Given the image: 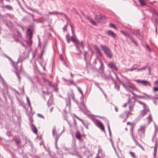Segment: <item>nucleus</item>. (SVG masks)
<instances>
[{"instance_id":"nucleus-15","label":"nucleus","mask_w":158,"mask_h":158,"mask_svg":"<svg viewBox=\"0 0 158 158\" xmlns=\"http://www.w3.org/2000/svg\"><path fill=\"white\" fill-rule=\"evenodd\" d=\"M130 110L129 111H125L124 113L123 114V115H121V117H122L123 116V115H126V118L125 119V121L126 120V119L128 117L129 115H132V114L131 113Z\"/></svg>"},{"instance_id":"nucleus-4","label":"nucleus","mask_w":158,"mask_h":158,"mask_svg":"<svg viewBox=\"0 0 158 158\" xmlns=\"http://www.w3.org/2000/svg\"><path fill=\"white\" fill-rule=\"evenodd\" d=\"M130 132L131 134V136L132 138V139L134 141L136 144L140 148H141L143 150H144V148H143L141 146V145L135 139L134 136L133 135V127H132L130 128Z\"/></svg>"},{"instance_id":"nucleus-56","label":"nucleus","mask_w":158,"mask_h":158,"mask_svg":"<svg viewBox=\"0 0 158 158\" xmlns=\"http://www.w3.org/2000/svg\"><path fill=\"white\" fill-rule=\"evenodd\" d=\"M44 81L45 82H48L49 85H51V82L48 80L46 79H44Z\"/></svg>"},{"instance_id":"nucleus-51","label":"nucleus","mask_w":158,"mask_h":158,"mask_svg":"<svg viewBox=\"0 0 158 158\" xmlns=\"http://www.w3.org/2000/svg\"><path fill=\"white\" fill-rule=\"evenodd\" d=\"M129 153H130V154L134 158H135V153L134 152H129Z\"/></svg>"},{"instance_id":"nucleus-60","label":"nucleus","mask_w":158,"mask_h":158,"mask_svg":"<svg viewBox=\"0 0 158 158\" xmlns=\"http://www.w3.org/2000/svg\"><path fill=\"white\" fill-rule=\"evenodd\" d=\"M132 42H133V43L136 45H137L138 44L136 42V41L134 40Z\"/></svg>"},{"instance_id":"nucleus-31","label":"nucleus","mask_w":158,"mask_h":158,"mask_svg":"<svg viewBox=\"0 0 158 158\" xmlns=\"http://www.w3.org/2000/svg\"><path fill=\"white\" fill-rule=\"evenodd\" d=\"M157 131H158L157 128L156 127H155V132H154V135H153V136L152 139V142L153 141L156 135V133H157Z\"/></svg>"},{"instance_id":"nucleus-29","label":"nucleus","mask_w":158,"mask_h":158,"mask_svg":"<svg viewBox=\"0 0 158 158\" xmlns=\"http://www.w3.org/2000/svg\"><path fill=\"white\" fill-rule=\"evenodd\" d=\"M132 33L138 37H139L140 35V33L138 30L132 32Z\"/></svg>"},{"instance_id":"nucleus-6","label":"nucleus","mask_w":158,"mask_h":158,"mask_svg":"<svg viewBox=\"0 0 158 158\" xmlns=\"http://www.w3.org/2000/svg\"><path fill=\"white\" fill-rule=\"evenodd\" d=\"M135 81L138 84H142L145 86H147V85H148L149 86H151V84L150 83L147 81H145V80H140L138 79L136 80Z\"/></svg>"},{"instance_id":"nucleus-10","label":"nucleus","mask_w":158,"mask_h":158,"mask_svg":"<svg viewBox=\"0 0 158 158\" xmlns=\"http://www.w3.org/2000/svg\"><path fill=\"white\" fill-rule=\"evenodd\" d=\"M149 110L147 107L144 108V109L140 112V114L139 116V118H141L144 115L148 113Z\"/></svg>"},{"instance_id":"nucleus-14","label":"nucleus","mask_w":158,"mask_h":158,"mask_svg":"<svg viewBox=\"0 0 158 158\" xmlns=\"http://www.w3.org/2000/svg\"><path fill=\"white\" fill-rule=\"evenodd\" d=\"M107 34L110 36L115 38L116 36V35L113 31L111 30H109L106 32Z\"/></svg>"},{"instance_id":"nucleus-44","label":"nucleus","mask_w":158,"mask_h":158,"mask_svg":"<svg viewBox=\"0 0 158 158\" xmlns=\"http://www.w3.org/2000/svg\"><path fill=\"white\" fill-rule=\"evenodd\" d=\"M137 102L138 103H140V104L143 105V106L144 108L147 107L146 104L144 103H143V102H141L140 101H137Z\"/></svg>"},{"instance_id":"nucleus-39","label":"nucleus","mask_w":158,"mask_h":158,"mask_svg":"<svg viewBox=\"0 0 158 158\" xmlns=\"http://www.w3.org/2000/svg\"><path fill=\"white\" fill-rule=\"evenodd\" d=\"M95 19L97 22H99V20L101 19V18L100 16L96 15L95 18Z\"/></svg>"},{"instance_id":"nucleus-36","label":"nucleus","mask_w":158,"mask_h":158,"mask_svg":"<svg viewBox=\"0 0 158 158\" xmlns=\"http://www.w3.org/2000/svg\"><path fill=\"white\" fill-rule=\"evenodd\" d=\"M157 145V141L156 140V143L155 145V148H154V152L153 154V156L154 157H155L156 156V147Z\"/></svg>"},{"instance_id":"nucleus-16","label":"nucleus","mask_w":158,"mask_h":158,"mask_svg":"<svg viewBox=\"0 0 158 158\" xmlns=\"http://www.w3.org/2000/svg\"><path fill=\"white\" fill-rule=\"evenodd\" d=\"M139 67V65L137 64H134L132 67L129 69H127L126 70V71H132L137 69Z\"/></svg>"},{"instance_id":"nucleus-48","label":"nucleus","mask_w":158,"mask_h":158,"mask_svg":"<svg viewBox=\"0 0 158 158\" xmlns=\"http://www.w3.org/2000/svg\"><path fill=\"white\" fill-rule=\"evenodd\" d=\"M5 7L7 9H9V10H12L13 8L10 5H6L5 6Z\"/></svg>"},{"instance_id":"nucleus-37","label":"nucleus","mask_w":158,"mask_h":158,"mask_svg":"<svg viewBox=\"0 0 158 158\" xmlns=\"http://www.w3.org/2000/svg\"><path fill=\"white\" fill-rule=\"evenodd\" d=\"M26 99L27 100V104L28 106L30 107L31 109V105L30 102V100L29 99V98H28V97L27 96H26Z\"/></svg>"},{"instance_id":"nucleus-25","label":"nucleus","mask_w":158,"mask_h":158,"mask_svg":"<svg viewBox=\"0 0 158 158\" xmlns=\"http://www.w3.org/2000/svg\"><path fill=\"white\" fill-rule=\"evenodd\" d=\"M67 84L68 85H76L73 82L72 79H69L68 80Z\"/></svg>"},{"instance_id":"nucleus-22","label":"nucleus","mask_w":158,"mask_h":158,"mask_svg":"<svg viewBox=\"0 0 158 158\" xmlns=\"http://www.w3.org/2000/svg\"><path fill=\"white\" fill-rule=\"evenodd\" d=\"M87 19L90 21V22L93 25H96V23L89 16H87Z\"/></svg>"},{"instance_id":"nucleus-61","label":"nucleus","mask_w":158,"mask_h":158,"mask_svg":"<svg viewBox=\"0 0 158 158\" xmlns=\"http://www.w3.org/2000/svg\"><path fill=\"white\" fill-rule=\"evenodd\" d=\"M138 97H139V98H143V99H144V98L143 96H142V95L138 96Z\"/></svg>"},{"instance_id":"nucleus-53","label":"nucleus","mask_w":158,"mask_h":158,"mask_svg":"<svg viewBox=\"0 0 158 158\" xmlns=\"http://www.w3.org/2000/svg\"><path fill=\"white\" fill-rule=\"evenodd\" d=\"M128 37L132 41L134 40L133 37L131 35H130V34L129 35V36H128Z\"/></svg>"},{"instance_id":"nucleus-52","label":"nucleus","mask_w":158,"mask_h":158,"mask_svg":"<svg viewBox=\"0 0 158 158\" xmlns=\"http://www.w3.org/2000/svg\"><path fill=\"white\" fill-rule=\"evenodd\" d=\"M74 116L76 118H77L78 119L79 121H80L82 123H83V124H84V122L80 118H79L76 115H74Z\"/></svg>"},{"instance_id":"nucleus-41","label":"nucleus","mask_w":158,"mask_h":158,"mask_svg":"<svg viewBox=\"0 0 158 158\" xmlns=\"http://www.w3.org/2000/svg\"><path fill=\"white\" fill-rule=\"evenodd\" d=\"M107 126L108 129V131L109 132V135H110V136L111 137V131L110 130L109 124V123H107Z\"/></svg>"},{"instance_id":"nucleus-18","label":"nucleus","mask_w":158,"mask_h":158,"mask_svg":"<svg viewBox=\"0 0 158 158\" xmlns=\"http://www.w3.org/2000/svg\"><path fill=\"white\" fill-rule=\"evenodd\" d=\"M143 94L144 95L143 96L144 98V99H149L150 100L153 99L154 98L152 96H150L145 93H143Z\"/></svg>"},{"instance_id":"nucleus-12","label":"nucleus","mask_w":158,"mask_h":158,"mask_svg":"<svg viewBox=\"0 0 158 158\" xmlns=\"http://www.w3.org/2000/svg\"><path fill=\"white\" fill-rule=\"evenodd\" d=\"M32 37V32L30 29H28L27 32L26 38L31 39Z\"/></svg>"},{"instance_id":"nucleus-1","label":"nucleus","mask_w":158,"mask_h":158,"mask_svg":"<svg viewBox=\"0 0 158 158\" xmlns=\"http://www.w3.org/2000/svg\"><path fill=\"white\" fill-rule=\"evenodd\" d=\"M98 60L100 64V66L99 68V70L100 71L99 73L103 78H104L105 79H108L109 78V76L106 75L105 73H104V65H103L101 60L99 58H98Z\"/></svg>"},{"instance_id":"nucleus-57","label":"nucleus","mask_w":158,"mask_h":158,"mask_svg":"<svg viewBox=\"0 0 158 158\" xmlns=\"http://www.w3.org/2000/svg\"><path fill=\"white\" fill-rule=\"evenodd\" d=\"M29 120L30 121L31 123H32L33 120L31 117H30L29 118Z\"/></svg>"},{"instance_id":"nucleus-2","label":"nucleus","mask_w":158,"mask_h":158,"mask_svg":"<svg viewBox=\"0 0 158 158\" xmlns=\"http://www.w3.org/2000/svg\"><path fill=\"white\" fill-rule=\"evenodd\" d=\"M64 131V128L63 131H61L60 134H57L56 132V128L54 127L52 130V134L53 136L55 137V146L56 148H57V141L59 139V136H60L61 134Z\"/></svg>"},{"instance_id":"nucleus-7","label":"nucleus","mask_w":158,"mask_h":158,"mask_svg":"<svg viewBox=\"0 0 158 158\" xmlns=\"http://www.w3.org/2000/svg\"><path fill=\"white\" fill-rule=\"evenodd\" d=\"M135 100H132L130 99V98H128L127 103L129 104V109L130 111L133 110V108L135 105Z\"/></svg>"},{"instance_id":"nucleus-55","label":"nucleus","mask_w":158,"mask_h":158,"mask_svg":"<svg viewBox=\"0 0 158 158\" xmlns=\"http://www.w3.org/2000/svg\"><path fill=\"white\" fill-rule=\"evenodd\" d=\"M153 90L154 91H158V88L154 87L153 88Z\"/></svg>"},{"instance_id":"nucleus-59","label":"nucleus","mask_w":158,"mask_h":158,"mask_svg":"<svg viewBox=\"0 0 158 158\" xmlns=\"http://www.w3.org/2000/svg\"><path fill=\"white\" fill-rule=\"evenodd\" d=\"M15 74H16V75H17V76L18 77V78H19V80H20V77L19 75V74L17 72H16L15 73Z\"/></svg>"},{"instance_id":"nucleus-33","label":"nucleus","mask_w":158,"mask_h":158,"mask_svg":"<svg viewBox=\"0 0 158 158\" xmlns=\"http://www.w3.org/2000/svg\"><path fill=\"white\" fill-rule=\"evenodd\" d=\"M76 138L78 139H80L81 136L80 134L79 131H77L76 133Z\"/></svg>"},{"instance_id":"nucleus-5","label":"nucleus","mask_w":158,"mask_h":158,"mask_svg":"<svg viewBox=\"0 0 158 158\" xmlns=\"http://www.w3.org/2000/svg\"><path fill=\"white\" fill-rule=\"evenodd\" d=\"M125 84L127 85V88L125 89L127 90H129V88L131 89H134L135 88V85L132 83H130L129 80L126 78V81L125 82Z\"/></svg>"},{"instance_id":"nucleus-24","label":"nucleus","mask_w":158,"mask_h":158,"mask_svg":"<svg viewBox=\"0 0 158 158\" xmlns=\"http://www.w3.org/2000/svg\"><path fill=\"white\" fill-rule=\"evenodd\" d=\"M118 81H119V82L121 83L122 85H123V86L125 88V89H127V85H126L125 84V82L126 81V79L124 80V82H123L122 81L119 79H118Z\"/></svg>"},{"instance_id":"nucleus-27","label":"nucleus","mask_w":158,"mask_h":158,"mask_svg":"<svg viewBox=\"0 0 158 158\" xmlns=\"http://www.w3.org/2000/svg\"><path fill=\"white\" fill-rule=\"evenodd\" d=\"M94 49L97 51L98 53L100 56H102V54L99 50V48L96 45H94Z\"/></svg>"},{"instance_id":"nucleus-54","label":"nucleus","mask_w":158,"mask_h":158,"mask_svg":"<svg viewBox=\"0 0 158 158\" xmlns=\"http://www.w3.org/2000/svg\"><path fill=\"white\" fill-rule=\"evenodd\" d=\"M79 44L80 45H81L82 47L83 48H84V45H83V42L82 41H81L80 43H79Z\"/></svg>"},{"instance_id":"nucleus-20","label":"nucleus","mask_w":158,"mask_h":158,"mask_svg":"<svg viewBox=\"0 0 158 158\" xmlns=\"http://www.w3.org/2000/svg\"><path fill=\"white\" fill-rule=\"evenodd\" d=\"M112 80L113 82V83L114 85V88H115L118 91H119V85L117 84L116 83V82L113 79H112Z\"/></svg>"},{"instance_id":"nucleus-30","label":"nucleus","mask_w":158,"mask_h":158,"mask_svg":"<svg viewBox=\"0 0 158 158\" xmlns=\"http://www.w3.org/2000/svg\"><path fill=\"white\" fill-rule=\"evenodd\" d=\"M33 21H36L37 23H42L45 21H46V20L45 19H43L42 20H40L39 19H34V18H33Z\"/></svg>"},{"instance_id":"nucleus-38","label":"nucleus","mask_w":158,"mask_h":158,"mask_svg":"<svg viewBox=\"0 0 158 158\" xmlns=\"http://www.w3.org/2000/svg\"><path fill=\"white\" fill-rule=\"evenodd\" d=\"M76 49L78 52V54H80L81 53L82 51L79 48V47L77 45H76Z\"/></svg>"},{"instance_id":"nucleus-9","label":"nucleus","mask_w":158,"mask_h":158,"mask_svg":"<svg viewBox=\"0 0 158 158\" xmlns=\"http://www.w3.org/2000/svg\"><path fill=\"white\" fill-rule=\"evenodd\" d=\"M145 127L144 126H141L138 130L140 133L139 136L141 137H144V136Z\"/></svg>"},{"instance_id":"nucleus-62","label":"nucleus","mask_w":158,"mask_h":158,"mask_svg":"<svg viewBox=\"0 0 158 158\" xmlns=\"http://www.w3.org/2000/svg\"><path fill=\"white\" fill-rule=\"evenodd\" d=\"M5 56H6V57L8 58L11 61L13 62L12 60H11V59L10 57H9V56H6V55Z\"/></svg>"},{"instance_id":"nucleus-8","label":"nucleus","mask_w":158,"mask_h":158,"mask_svg":"<svg viewBox=\"0 0 158 158\" xmlns=\"http://www.w3.org/2000/svg\"><path fill=\"white\" fill-rule=\"evenodd\" d=\"M79 106L80 109L85 114H88L89 113V111L83 103H81L80 104Z\"/></svg>"},{"instance_id":"nucleus-40","label":"nucleus","mask_w":158,"mask_h":158,"mask_svg":"<svg viewBox=\"0 0 158 158\" xmlns=\"http://www.w3.org/2000/svg\"><path fill=\"white\" fill-rule=\"evenodd\" d=\"M121 32L126 37H128L129 35V34L127 31L124 32L123 31H121Z\"/></svg>"},{"instance_id":"nucleus-50","label":"nucleus","mask_w":158,"mask_h":158,"mask_svg":"<svg viewBox=\"0 0 158 158\" xmlns=\"http://www.w3.org/2000/svg\"><path fill=\"white\" fill-rule=\"evenodd\" d=\"M140 4L143 6L145 5V4L142 0H139Z\"/></svg>"},{"instance_id":"nucleus-13","label":"nucleus","mask_w":158,"mask_h":158,"mask_svg":"<svg viewBox=\"0 0 158 158\" xmlns=\"http://www.w3.org/2000/svg\"><path fill=\"white\" fill-rule=\"evenodd\" d=\"M96 124L97 126L100 128L103 131H105L104 126L100 121L98 120L96 122Z\"/></svg>"},{"instance_id":"nucleus-58","label":"nucleus","mask_w":158,"mask_h":158,"mask_svg":"<svg viewBox=\"0 0 158 158\" xmlns=\"http://www.w3.org/2000/svg\"><path fill=\"white\" fill-rule=\"evenodd\" d=\"M101 151V150L100 149H99L98 150V153L97 154V157H96V158H99L98 157V154L99 153H100V152Z\"/></svg>"},{"instance_id":"nucleus-46","label":"nucleus","mask_w":158,"mask_h":158,"mask_svg":"<svg viewBox=\"0 0 158 158\" xmlns=\"http://www.w3.org/2000/svg\"><path fill=\"white\" fill-rule=\"evenodd\" d=\"M14 141L16 142L17 145H19L20 143V141L19 139L17 140L16 139H14Z\"/></svg>"},{"instance_id":"nucleus-63","label":"nucleus","mask_w":158,"mask_h":158,"mask_svg":"<svg viewBox=\"0 0 158 158\" xmlns=\"http://www.w3.org/2000/svg\"><path fill=\"white\" fill-rule=\"evenodd\" d=\"M38 116H39V117L42 118H44V116L42 115L41 114H38Z\"/></svg>"},{"instance_id":"nucleus-35","label":"nucleus","mask_w":158,"mask_h":158,"mask_svg":"<svg viewBox=\"0 0 158 158\" xmlns=\"http://www.w3.org/2000/svg\"><path fill=\"white\" fill-rule=\"evenodd\" d=\"M24 60V58L22 57V56L19 57L17 61V63H19L20 62H22Z\"/></svg>"},{"instance_id":"nucleus-26","label":"nucleus","mask_w":158,"mask_h":158,"mask_svg":"<svg viewBox=\"0 0 158 158\" xmlns=\"http://www.w3.org/2000/svg\"><path fill=\"white\" fill-rule=\"evenodd\" d=\"M52 14L56 15L57 14L63 15V14L61 13L58 12L57 11H54L53 12H49V15H51Z\"/></svg>"},{"instance_id":"nucleus-64","label":"nucleus","mask_w":158,"mask_h":158,"mask_svg":"<svg viewBox=\"0 0 158 158\" xmlns=\"http://www.w3.org/2000/svg\"><path fill=\"white\" fill-rule=\"evenodd\" d=\"M155 84L156 85H158V79L156 80L155 82Z\"/></svg>"},{"instance_id":"nucleus-21","label":"nucleus","mask_w":158,"mask_h":158,"mask_svg":"<svg viewBox=\"0 0 158 158\" xmlns=\"http://www.w3.org/2000/svg\"><path fill=\"white\" fill-rule=\"evenodd\" d=\"M71 40L72 41L76 44H79V42L78 40L76 38H74L73 36H72L71 37Z\"/></svg>"},{"instance_id":"nucleus-3","label":"nucleus","mask_w":158,"mask_h":158,"mask_svg":"<svg viewBox=\"0 0 158 158\" xmlns=\"http://www.w3.org/2000/svg\"><path fill=\"white\" fill-rule=\"evenodd\" d=\"M101 47L107 57L111 58L112 53L110 50L106 46L101 45Z\"/></svg>"},{"instance_id":"nucleus-32","label":"nucleus","mask_w":158,"mask_h":158,"mask_svg":"<svg viewBox=\"0 0 158 158\" xmlns=\"http://www.w3.org/2000/svg\"><path fill=\"white\" fill-rule=\"evenodd\" d=\"M6 25L10 28H11L12 27L13 25L12 23L10 21L7 22L6 23Z\"/></svg>"},{"instance_id":"nucleus-49","label":"nucleus","mask_w":158,"mask_h":158,"mask_svg":"<svg viewBox=\"0 0 158 158\" xmlns=\"http://www.w3.org/2000/svg\"><path fill=\"white\" fill-rule=\"evenodd\" d=\"M88 53L86 51H84V59L86 61H87V59L86 58V55Z\"/></svg>"},{"instance_id":"nucleus-34","label":"nucleus","mask_w":158,"mask_h":158,"mask_svg":"<svg viewBox=\"0 0 158 158\" xmlns=\"http://www.w3.org/2000/svg\"><path fill=\"white\" fill-rule=\"evenodd\" d=\"M147 119L148 120V123L149 124L152 120V115L151 114L149 115L147 118Z\"/></svg>"},{"instance_id":"nucleus-11","label":"nucleus","mask_w":158,"mask_h":158,"mask_svg":"<svg viewBox=\"0 0 158 158\" xmlns=\"http://www.w3.org/2000/svg\"><path fill=\"white\" fill-rule=\"evenodd\" d=\"M108 66L112 69H114L116 71L118 70V69L115 66V64L112 62H111L109 63L108 64Z\"/></svg>"},{"instance_id":"nucleus-19","label":"nucleus","mask_w":158,"mask_h":158,"mask_svg":"<svg viewBox=\"0 0 158 158\" xmlns=\"http://www.w3.org/2000/svg\"><path fill=\"white\" fill-rule=\"evenodd\" d=\"M30 126L33 132L35 134H36L37 133V129L35 127L33 123L30 124Z\"/></svg>"},{"instance_id":"nucleus-42","label":"nucleus","mask_w":158,"mask_h":158,"mask_svg":"<svg viewBox=\"0 0 158 158\" xmlns=\"http://www.w3.org/2000/svg\"><path fill=\"white\" fill-rule=\"evenodd\" d=\"M70 98H69L68 99L66 102V105L70 106Z\"/></svg>"},{"instance_id":"nucleus-23","label":"nucleus","mask_w":158,"mask_h":158,"mask_svg":"<svg viewBox=\"0 0 158 158\" xmlns=\"http://www.w3.org/2000/svg\"><path fill=\"white\" fill-rule=\"evenodd\" d=\"M53 103V100L52 98H50L47 102V105L48 106L52 105Z\"/></svg>"},{"instance_id":"nucleus-45","label":"nucleus","mask_w":158,"mask_h":158,"mask_svg":"<svg viewBox=\"0 0 158 158\" xmlns=\"http://www.w3.org/2000/svg\"><path fill=\"white\" fill-rule=\"evenodd\" d=\"M77 89L80 92V93L81 94V95L82 97L83 96V93L82 90L81 89L78 87H77Z\"/></svg>"},{"instance_id":"nucleus-17","label":"nucleus","mask_w":158,"mask_h":158,"mask_svg":"<svg viewBox=\"0 0 158 158\" xmlns=\"http://www.w3.org/2000/svg\"><path fill=\"white\" fill-rule=\"evenodd\" d=\"M69 153L73 155H76L77 156L81 157V158H82L81 157V156L80 155L79 153L77 152V151L75 149H74V150L73 152H69Z\"/></svg>"},{"instance_id":"nucleus-47","label":"nucleus","mask_w":158,"mask_h":158,"mask_svg":"<svg viewBox=\"0 0 158 158\" xmlns=\"http://www.w3.org/2000/svg\"><path fill=\"white\" fill-rule=\"evenodd\" d=\"M146 67H144L143 68H141L139 69H137V71L139 72V71H143V70H144L146 68Z\"/></svg>"},{"instance_id":"nucleus-43","label":"nucleus","mask_w":158,"mask_h":158,"mask_svg":"<svg viewBox=\"0 0 158 158\" xmlns=\"http://www.w3.org/2000/svg\"><path fill=\"white\" fill-rule=\"evenodd\" d=\"M109 26L110 27L114 28L115 29H117V27H116L114 24L112 23H110L109 24Z\"/></svg>"},{"instance_id":"nucleus-28","label":"nucleus","mask_w":158,"mask_h":158,"mask_svg":"<svg viewBox=\"0 0 158 158\" xmlns=\"http://www.w3.org/2000/svg\"><path fill=\"white\" fill-rule=\"evenodd\" d=\"M27 40L26 41V42L27 43V44L30 46L31 45L32 43V41L31 40V39H27Z\"/></svg>"}]
</instances>
